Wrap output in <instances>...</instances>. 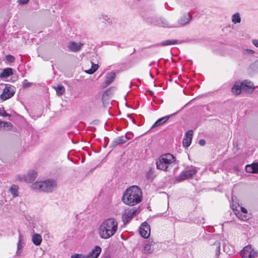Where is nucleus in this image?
I'll use <instances>...</instances> for the list:
<instances>
[{
	"mask_svg": "<svg viewBox=\"0 0 258 258\" xmlns=\"http://www.w3.org/2000/svg\"><path fill=\"white\" fill-rule=\"evenodd\" d=\"M118 223L113 218H108L103 221L98 229V234L102 239H107L112 236L117 231Z\"/></svg>",
	"mask_w": 258,
	"mask_h": 258,
	"instance_id": "f257e3e1",
	"label": "nucleus"
},
{
	"mask_svg": "<svg viewBox=\"0 0 258 258\" xmlns=\"http://www.w3.org/2000/svg\"><path fill=\"white\" fill-rule=\"evenodd\" d=\"M142 192L136 185L128 187L123 194L122 200L126 205L130 206L136 205L141 202Z\"/></svg>",
	"mask_w": 258,
	"mask_h": 258,
	"instance_id": "f03ea898",
	"label": "nucleus"
},
{
	"mask_svg": "<svg viewBox=\"0 0 258 258\" xmlns=\"http://www.w3.org/2000/svg\"><path fill=\"white\" fill-rule=\"evenodd\" d=\"M57 186L54 180L48 179L44 181H37L33 183L31 188L38 191L52 192Z\"/></svg>",
	"mask_w": 258,
	"mask_h": 258,
	"instance_id": "7ed1b4c3",
	"label": "nucleus"
},
{
	"mask_svg": "<svg viewBox=\"0 0 258 258\" xmlns=\"http://www.w3.org/2000/svg\"><path fill=\"white\" fill-rule=\"evenodd\" d=\"M156 164L157 169L167 171L168 168L175 165V159L171 154H164L159 158Z\"/></svg>",
	"mask_w": 258,
	"mask_h": 258,
	"instance_id": "20e7f679",
	"label": "nucleus"
},
{
	"mask_svg": "<svg viewBox=\"0 0 258 258\" xmlns=\"http://www.w3.org/2000/svg\"><path fill=\"white\" fill-rule=\"evenodd\" d=\"M198 170L194 166H190L188 169L182 171L180 174L175 177L178 182H181L184 180L191 178L197 173Z\"/></svg>",
	"mask_w": 258,
	"mask_h": 258,
	"instance_id": "39448f33",
	"label": "nucleus"
},
{
	"mask_svg": "<svg viewBox=\"0 0 258 258\" xmlns=\"http://www.w3.org/2000/svg\"><path fill=\"white\" fill-rule=\"evenodd\" d=\"M240 255L244 258H254L257 256V252L251 246L247 245L240 251Z\"/></svg>",
	"mask_w": 258,
	"mask_h": 258,
	"instance_id": "423d86ee",
	"label": "nucleus"
},
{
	"mask_svg": "<svg viewBox=\"0 0 258 258\" xmlns=\"http://www.w3.org/2000/svg\"><path fill=\"white\" fill-rule=\"evenodd\" d=\"M139 212V210L135 208L125 210L122 215L123 222L124 223L129 222Z\"/></svg>",
	"mask_w": 258,
	"mask_h": 258,
	"instance_id": "0eeeda50",
	"label": "nucleus"
},
{
	"mask_svg": "<svg viewBox=\"0 0 258 258\" xmlns=\"http://www.w3.org/2000/svg\"><path fill=\"white\" fill-rule=\"evenodd\" d=\"M140 233L142 237L147 238L150 235V226L146 222H144L140 227Z\"/></svg>",
	"mask_w": 258,
	"mask_h": 258,
	"instance_id": "6e6552de",
	"label": "nucleus"
},
{
	"mask_svg": "<svg viewBox=\"0 0 258 258\" xmlns=\"http://www.w3.org/2000/svg\"><path fill=\"white\" fill-rule=\"evenodd\" d=\"M15 94V92L11 87H6L1 95L0 98L3 101H5L11 98Z\"/></svg>",
	"mask_w": 258,
	"mask_h": 258,
	"instance_id": "1a4fd4ad",
	"label": "nucleus"
},
{
	"mask_svg": "<svg viewBox=\"0 0 258 258\" xmlns=\"http://www.w3.org/2000/svg\"><path fill=\"white\" fill-rule=\"evenodd\" d=\"M243 92H252L254 89L252 82L246 80L240 83Z\"/></svg>",
	"mask_w": 258,
	"mask_h": 258,
	"instance_id": "9d476101",
	"label": "nucleus"
},
{
	"mask_svg": "<svg viewBox=\"0 0 258 258\" xmlns=\"http://www.w3.org/2000/svg\"><path fill=\"white\" fill-rule=\"evenodd\" d=\"M193 135V131L192 130H188L184 135L183 141H182V144L183 147L185 148L188 147L191 142L192 137Z\"/></svg>",
	"mask_w": 258,
	"mask_h": 258,
	"instance_id": "9b49d317",
	"label": "nucleus"
},
{
	"mask_svg": "<svg viewBox=\"0 0 258 258\" xmlns=\"http://www.w3.org/2000/svg\"><path fill=\"white\" fill-rule=\"evenodd\" d=\"M191 20V16L189 13H184L178 21V23L181 26L187 24Z\"/></svg>",
	"mask_w": 258,
	"mask_h": 258,
	"instance_id": "f8f14e48",
	"label": "nucleus"
},
{
	"mask_svg": "<svg viewBox=\"0 0 258 258\" xmlns=\"http://www.w3.org/2000/svg\"><path fill=\"white\" fill-rule=\"evenodd\" d=\"M101 248L99 246H95L94 248L85 256V258H97L101 252Z\"/></svg>",
	"mask_w": 258,
	"mask_h": 258,
	"instance_id": "ddd939ff",
	"label": "nucleus"
},
{
	"mask_svg": "<svg viewBox=\"0 0 258 258\" xmlns=\"http://www.w3.org/2000/svg\"><path fill=\"white\" fill-rule=\"evenodd\" d=\"M83 45V43H77L72 41L69 43L68 47L70 51L73 52H77L80 50Z\"/></svg>",
	"mask_w": 258,
	"mask_h": 258,
	"instance_id": "4468645a",
	"label": "nucleus"
},
{
	"mask_svg": "<svg viewBox=\"0 0 258 258\" xmlns=\"http://www.w3.org/2000/svg\"><path fill=\"white\" fill-rule=\"evenodd\" d=\"M185 42L184 40H166L163 41L159 43L156 44V46H168L170 45H175L177 44H180Z\"/></svg>",
	"mask_w": 258,
	"mask_h": 258,
	"instance_id": "2eb2a0df",
	"label": "nucleus"
},
{
	"mask_svg": "<svg viewBox=\"0 0 258 258\" xmlns=\"http://www.w3.org/2000/svg\"><path fill=\"white\" fill-rule=\"evenodd\" d=\"M245 170L248 173H257L258 172V163H253L245 166Z\"/></svg>",
	"mask_w": 258,
	"mask_h": 258,
	"instance_id": "dca6fc26",
	"label": "nucleus"
},
{
	"mask_svg": "<svg viewBox=\"0 0 258 258\" xmlns=\"http://www.w3.org/2000/svg\"><path fill=\"white\" fill-rule=\"evenodd\" d=\"M175 114V113L172 114L171 115L165 116H164L163 117H161V118L158 119L154 123V124L152 125V127L153 128V127H157V126L162 125L164 123L166 122L170 118V117L172 116Z\"/></svg>",
	"mask_w": 258,
	"mask_h": 258,
	"instance_id": "f3484780",
	"label": "nucleus"
},
{
	"mask_svg": "<svg viewBox=\"0 0 258 258\" xmlns=\"http://www.w3.org/2000/svg\"><path fill=\"white\" fill-rule=\"evenodd\" d=\"M37 176V173L34 170L30 171L25 176V181L28 182H33Z\"/></svg>",
	"mask_w": 258,
	"mask_h": 258,
	"instance_id": "a211bd4d",
	"label": "nucleus"
},
{
	"mask_svg": "<svg viewBox=\"0 0 258 258\" xmlns=\"http://www.w3.org/2000/svg\"><path fill=\"white\" fill-rule=\"evenodd\" d=\"M232 208L234 212H240L242 213H247V211L246 209L244 208L241 207L239 205V204L235 203V204L234 203V201L232 199Z\"/></svg>",
	"mask_w": 258,
	"mask_h": 258,
	"instance_id": "6ab92c4d",
	"label": "nucleus"
},
{
	"mask_svg": "<svg viewBox=\"0 0 258 258\" xmlns=\"http://www.w3.org/2000/svg\"><path fill=\"white\" fill-rule=\"evenodd\" d=\"M115 74L113 72H110L107 74L104 82V87H107L110 85L114 80Z\"/></svg>",
	"mask_w": 258,
	"mask_h": 258,
	"instance_id": "aec40b11",
	"label": "nucleus"
},
{
	"mask_svg": "<svg viewBox=\"0 0 258 258\" xmlns=\"http://www.w3.org/2000/svg\"><path fill=\"white\" fill-rule=\"evenodd\" d=\"M42 239L40 234L34 233L32 236V241L34 244L36 246L40 245L41 243Z\"/></svg>",
	"mask_w": 258,
	"mask_h": 258,
	"instance_id": "412c9836",
	"label": "nucleus"
},
{
	"mask_svg": "<svg viewBox=\"0 0 258 258\" xmlns=\"http://www.w3.org/2000/svg\"><path fill=\"white\" fill-rule=\"evenodd\" d=\"M154 250L153 248V242L152 241L149 240L144 248V252L145 253H151Z\"/></svg>",
	"mask_w": 258,
	"mask_h": 258,
	"instance_id": "4be33fe9",
	"label": "nucleus"
},
{
	"mask_svg": "<svg viewBox=\"0 0 258 258\" xmlns=\"http://www.w3.org/2000/svg\"><path fill=\"white\" fill-rule=\"evenodd\" d=\"M231 91L235 95L239 94L242 91L240 84L235 83L232 87Z\"/></svg>",
	"mask_w": 258,
	"mask_h": 258,
	"instance_id": "5701e85b",
	"label": "nucleus"
},
{
	"mask_svg": "<svg viewBox=\"0 0 258 258\" xmlns=\"http://www.w3.org/2000/svg\"><path fill=\"white\" fill-rule=\"evenodd\" d=\"M154 170L153 168H150L146 173V178L149 181H152L155 177Z\"/></svg>",
	"mask_w": 258,
	"mask_h": 258,
	"instance_id": "b1692460",
	"label": "nucleus"
},
{
	"mask_svg": "<svg viewBox=\"0 0 258 258\" xmlns=\"http://www.w3.org/2000/svg\"><path fill=\"white\" fill-rule=\"evenodd\" d=\"M234 213L236 215L237 217L241 220L246 221L249 218V217L247 213H245L244 214L241 212H240L239 211L235 212H234Z\"/></svg>",
	"mask_w": 258,
	"mask_h": 258,
	"instance_id": "393cba45",
	"label": "nucleus"
},
{
	"mask_svg": "<svg viewBox=\"0 0 258 258\" xmlns=\"http://www.w3.org/2000/svg\"><path fill=\"white\" fill-rule=\"evenodd\" d=\"M232 22L235 24L241 22V17L239 13H236L232 16Z\"/></svg>",
	"mask_w": 258,
	"mask_h": 258,
	"instance_id": "a878e982",
	"label": "nucleus"
},
{
	"mask_svg": "<svg viewBox=\"0 0 258 258\" xmlns=\"http://www.w3.org/2000/svg\"><path fill=\"white\" fill-rule=\"evenodd\" d=\"M58 96H61L64 92L65 89L62 85H58L57 86L53 87Z\"/></svg>",
	"mask_w": 258,
	"mask_h": 258,
	"instance_id": "bb28decb",
	"label": "nucleus"
},
{
	"mask_svg": "<svg viewBox=\"0 0 258 258\" xmlns=\"http://www.w3.org/2000/svg\"><path fill=\"white\" fill-rule=\"evenodd\" d=\"M13 70L11 68H7L3 70L1 74V76L3 78H7L13 74Z\"/></svg>",
	"mask_w": 258,
	"mask_h": 258,
	"instance_id": "cd10ccee",
	"label": "nucleus"
},
{
	"mask_svg": "<svg viewBox=\"0 0 258 258\" xmlns=\"http://www.w3.org/2000/svg\"><path fill=\"white\" fill-rule=\"evenodd\" d=\"M14 198L18 196V187L17 185L13 184L11 186L9 189Z\"/></svg>",
	"mask_w": 258,
	"mask_h": 258,
	"instance_id": "c85d7f7f",
	"label": "nucleus"
},
{
	"mask_svg": "<svg viewBox=\"0 0 258 258\" xmlns=\"http://www.w3.org/2000/svg\"><path fill=\"white\" fill-rule=\"evenodd\" d=\"M91 63L92 64L91 68L85 71L88 74H93L98 68V64H95L92 61H91Z\"/></svg>",
	"mask_w": 258,
	"mask_h": 258,
	"instance_id": "c756f323",
	"label": "nucleus"
},
{
	"mask_svg": "<svg viewBox=\"0 0 258 258\" xmlns=\"http://www.w3.org/2000/svg\"><path fill=\"white\" fill-rule=\"evenodd\" d=\"M117 138V141L119 143V144H123L127 142L128 140L131 139V137H128L127 134H126L124 136H120L118 137Z\"/></svg>",
	"mask_w": 258,
	"mask_h": 258,
	"instance_id": "7c9ffc66",
	"label": "nucleus"
},
{
	"mask_svg": "<svg viewBox=\"0 0 258 258\" xmlns=\"http://www.w3.org/2000/svg\"><path fill=\"white\" fill-rule=\"evenodd\" d=\"M25 245V243L18 242L17 243V249L16 252V255L17 256H20L21 255L22 250Z\"/></svg>",
	"mask_w": 258,
	"mask_h": 258,
	"instance_id": "2f4dec72",
	"label": "nucleus"
},
{
	"mask_svg": "<svg viewBox=\"0 0 258 258\" xmlns=\"http://www.w3.org/2000/svg\"><path fill=\"white\" fill-rule=\"evenodd\" d=\"M160 22L161 23L159 24L160 26L163 27H171V26H169V22L167 20L165 19H161Z\"/></svg>",
	"mask_w": 258,
	"mask_h": 258,
	"instance_id": "473e14b6",
	"label": "nucleus"
},
{
	"mask_svg": "<svg viewBox=\"0 0 258 258\" xmlns=\"http://www.w3.org/2000/svg\"><path fill=\"white\" fill-rule=\"evenodd\" d=\"M214 245L216 247V253L215 255L217 257L220 254V244L219 242H215Z\"/></svg>",
	"mask_w": 258,
	"mask_h": 258,
	"instance_id": "72a5a7b5",
	"label": "nucleus"
},
{
	"mask_svg": "<svg viewBox=\"0 0 258 258\" xmlns=\"http://www.w3.org/2000/svg\"><path fill=\"white\" fill-rule=\"evenodd\" d=\"M4 127L6 128L7 130H11L13 128V124L9 122L3 121Z\"/></svg>",
	"mask_w": 258,
	"mask_h": 258,
	"instance_id": "f704fd0d",
	"label": "nucleus"
},
{
	"mask_svg": "<svg viewBox=\"0 0 258 258\" xmlns=\"http://www.w3.org/2000/svg\"><path fill=\"white\" fill-rule=\"evenodd\" d=\"M6 59L9 62H13L15 60V58L11 54H8L6 56Z\"/></svg>",
	"mask_w": 258,
	"mask_h": 258,
	"instance_id": "c9c22d12",
	"label": "nucleus"
},
{
	"mask_svg": "<svg viewBox=\"0 0 258 258\" xmlns=\"http://www.w3.org/2000/svg\"><path fill=\"white\" fill-rule=\"evenodd\" d=\"M32 85V83L31 82H28L27 80H24L22 83V86L23 88L26 89L28 87H30Z\"/></svg>",
	"mask_w": 258,
	"mask_h": 258,
	"instance_id": "e433bc0d",
	"label": "nucleus"
},
{
	"mask_svg": "<svg viewBox=\"0 0 258 258\" xmlns=\"http://www.w3.org/2000/svg\"><path fill=\"white\" fill-rule=\"evenodd\" d=\"M0 116L3 117H10V115L6 112L4 108H0Z\"/></svg>",
	"mask_w": 258,
	"mask_h": 258,
	"instance_id": "4c0bfd02",
	"label": "nucleus"
},
{
	"mask_svg": "<svg viewBox=\"0 0 258 258\" xmlns=\"http://www.w3.org/2000/svg\"><path fill=\"white\" fill-rule=\"evenodd\" d=\"M254 51L250 49H245L243 50V53L244 54H250L252 55L254 53Z\"/></svg>",
	"mask_w": 258,
	"mask_h": 258,
	"instance_id": "58836bf2",
	"label": "nucleus"
},
{
	"mask_svg": "<svg viewBox=\"0 0 258 258\" xmlns=\"http://www.w3.org/2000/svg\"><path fill=\"white\" fill-rule=\"evenodd\" d=\"M71 258H85V256L81 254L76 253L72 255Z\"/></svg>",
	"mask_w": 258,
	"mask_h": 258,
	"instance_id": "ea45409f",
	"label": "nucleus"
},
{
	"mask_svg": "<svg viewBox=\"0 0 258 258\" xmlns=\"http://www.w3.org/2000/svg\"><path fill=\"white\" fill-rule=\"evenodd\" d=\"M18 242L25 243L24 237L23 235H22V234H21L20 232H19V235Z\"/></svg>",
	"mask_w": 258,
	"mask_h": 258,
	"instance_id": "a19ab883",
	"label": "nucleus"
},
{
	"mask_svg": "<svg viewBox=\"0 0 258 258\" xmlns=\"http://www.w3.org/2000/svg\"><path fill=\"white\" fill-rule=\"evenodd\" d=\"M120 144L118 141H117V138H116L114 140H113L111 143V147H114L117 145Z\"/></svg>",
	"mask_w": 258,
	"mask_h": 258,
	"instance_id": "79ce46f5",
	"label": "nucleus"
},
{
	"mask_svg": "<svg viewBox=\"0 0 258 258\" xmlns=\"http://www.w3.org/2000/svg\"><path fill=\"white\" fill-rule=\"evenodd\" d=\"M29 0H18V3L19 5H25L28 3Z\"/></svg>",
	"mask_w": 258,
	"mask_h": 258,
	"instance_id": "37998d69",
	"label": "nucleus"
},
{
	"mask_svg": "<svg viewBox=\"0 0 258 258\" xmlns=\"http://www.w3.org/2000/svg\"><path fill=\"white\" fill-rule=\"evenodd\" d=\"M252 43L255 47L258 48V39H253Z\"/></svg>",
	"mask_w": 258,
	"mask_h": 258,
	"instance_id": "c03bdc74",
	"label": "nucleus"
},
{
	"mask_svg": "<svg viewBox=\"0 0 258 258\" xmlns=\"http://www.w3.org/2000/svg\"><path fill=\"white\" fill-rule=\"evenodd\" d=\"M199 144L201 146H204L205 145L206 142L204 140L202 139L199 141Z\"/></svg>",
	"mask_w": 258,
	"mask_h": 258,
	"instance_id": "a18cd8bd",
	"label": "nucleus"
},
{
	"mask_svg": "<svg viewBox=\"0 0 258 258\" xmlns=\"http://www.w3.org/2000/svg\"><path fill=\"white\" fill-rule=\"evenodd\" d=\"M2 124H3V121L0 120V127L2 126Z\"/></svg>",
	"mask_w": 258,
	"mask_h": 258,
	"instance_id": "49530a36",
	"label": "nucleus"
},
{
	"mask_svg": "<svg viewBox=\"0 0 258 258\" xmlns=\"http://www.w3.org/2000/svg\"><path fill=\"white\" fill-rule=\"evenodd\" d=\"M126 134L127 135L128 137H131V136H130V134L127 133Z\"/></svg>",
	"mask_w": 258,
	"mask_h": 258,
	"instance_id": "de8ad7c7",
	"label": "nucleus"
},
{
	"mask_svg": "<svg viewBox=\"0 0 258 258\" xmlns=\"http://www.w3.org/2000/svg\"><path fill=\"white\" fill-rule=\"evenodd\" d=\"M150 77H152V78H153V75H152V74H150Z\"/></svg>",
	"mask_w": 258,
	"mask_h": 258,
	"instance_id": "09e8293b",
	"label": "nucleus"
}]
</instances>
